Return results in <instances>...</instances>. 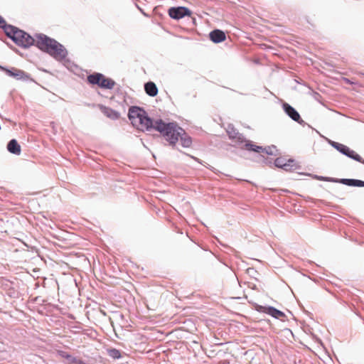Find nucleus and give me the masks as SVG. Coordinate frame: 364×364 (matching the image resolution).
Instances as JSON below:
<instances>
[{
  "label": "nucleus",
  "instance_id": "nucleus-19",
  "mask_svg": "<svg viewBox=\"0 0 364 364\" xmlns=\"http://www.w3.org/2000/svg\"><path fill=\"white\" fill-rule=\"evenodd\" d=\"M291 119L298 122L299 124L304 126L306 124L305 122L301 118V115H289Z\"/></svg>",
  "mask_w": 364,
  "mask_h": 364
},
{
  "label": "nucleus",
  "instance_id": "nucleus-21",
  "mask_svg": "<svg viewBox=\"0 0 364 364\" xmlns=\"http://www.w3.org/2000/svg\"><path fill=\"white\" fill-rule=\"evenodd\" d=\"M58 354L60 357L63 358H65L66 360H68V358H69V356L70 355V354H68V353L65 352V351H59L58 352Z\"/></svg>",
  "mask_w": 364,
  "mask_h": 364
},
{
  "label": "nucleus",
  "instance_id": "nucleus-23",
  "mask_svg": "<svg viewBox=\"0 0 364 364\" xmlns=\"http://www.w3.org/2000/svg\"><path fill=\"white\" fill-rule=\"evenodd\" d=\"M119 115H117V114H114V115H107V117H109V118H111L113 120L117 119L119 118Z\"/></svg>",
  "mask_w": 364,
  "mask_h": 364
},
{
  "label": "nucleus",
  "instance_id": "nucleus-8",
  "mask_svg": "<svg viewBox=\"0 0 364 364\" xmlns=\"http://www.w3.org/2000/svg\"><path fill=\"white\" fill-rule=\"evenodd\" d=\"M276 148L274 146L263 148L262 146L253 144L252 143V141L246 142V144H245V149H246V150L252 151L257 152V153L265 152L268 155H273L274 150Z\"/></svg>",
  "mask_w": 364,
  "mask_h": 364
},
{
  "label": "nucleus",
  "instance_id": "nucleus-10",
  "mask_svg": "<svg viewBox=\"0 0 364 364\" xmlns=\"http://www.w3.org/2000/svg\"><path fill=\"white\" fill-rule=\"evenodd\" d=\"M328 181H336L348 186L364 187V181L353 178H341L339 180L326 179Z\"/></svg>",
  "mask_w": 364,
  "mask_h": 364
},
{
  "label": "nucleus",
  "instance_id": "nucleus-4",
  "mask_svg": "<svg viewBox=\"0 0 364 364\" xmlns=\"http://www.w3.org/2000/svg\"><path fill=\"white\" fill-rule=\"evenodd\" d=\"M129 120L139 130L150 131L155 130V120H153L149 115H127Z\"/></svg>",
  "mask_w": 364,
  "mask_h": 364
},
{
  "label": "nucleus",
  "instance_id": "nucleus-22",
  "mask_svg": "<svg viewBox=\"0 0 364 364\" xmlns=\"http://www.w3.org/2000/svg\"><path fill=\"white\" fill-rule=\"evenodd\" d=\"M9 25L6 24V21L4 19L0 16V28H4L5 30V27L8 26Z\"/></svg>",
  "mask_w": 364,
  "mask_h": 364
},
{
  "label": "nucleus",
  "instance_id": "nucleus-17",
  "mask_svg": "<svg viewBox=\"0 0 364 364\" xmlns=\"http://www.w3.org/2000/svg\"><path fill=\"white\" fill-rule=\"evenodd\" d=\"M107 354L109 357L112 358L116 360L122 358V354L120 350L116 349V348H109L107 349Z\"/></svg>",
  "mask_w": 364,
  "mask_h": 364
},
{
  "label": "nucleus",
  "instance_id": "nucleus-9",
  "mask_svg": "<svg viewBox=\"0 0 364 364\" xmlns=\"http://www.w3.org/2000/svg\"><path fill=\"white\" fill-rule=\"evenodd\" d=\"M169 16L174 19H180L183 17L191 15V11L186 7H172L168 10Z\"/></svg>",
  "mask_w": 364,
  "mask_h": 364
},
{
  "label": "nucleus",
  "instance_id": "nucleus-12",
  "mask_svg": "<svg viewBox=\"0 0 364 364\" xmlns=\"http://www.w3.org/2000/svg\"><path fill=\"white\" fill-rule=\"evenodd\" d=\"M0 68L4 70L8 75L15 77L18 80L24 79L27 77L26 73L21 70L12 68L11 70L0 66Z\"/></svg>",
  "mask_w": 364,
  "mask_h": 364
},
{
  "label": "nucleus",
  "instance_id": "nucleus-1",
  "mask_svg": "<svg viewBox=\"0 0 364 364\" xmlns=\"http://www.w3.org/2000/svg\"><path fill=\"white\" fill-rule=\"evenodd\" d=\"M155 130L159 132L161 136L171 146H175L180 139L183 147L188 148L192 144L191 137L175 122H164L162 119L155 120Z\"/></svg>",
  "mask_w": 364,
  "mask_h": 364
},
{
  "label": "nucleus",
  "instance_id": "nucleus-14",
  "mask_svg": "<svg viewBox=\"0 0 364 364\" xmlns=\"http://www.w3.org/2000/svg\"><path fill=\"white\" fill-rule=\"evenodd\" d=\"M294 162V160H288L286 162V159L279 157L277 158L274 161V165L278 168H282L285 171H291L293 170V165L291 164Z\"/></svg>",
  "mask_w": 364,
  "mask_h": 364
},
{
  "label": "nucleus",
  "instance_id": "nucleus-5",
  "mask_svg": "<svg viewBox=\"0 0 364 364\" xmlns=\"http://www.w3.org/2000/svg\"><path fill=\"white\" fill-rule=\"evenodd\" d=\"M327 141L332 147L336 149L341 154L364 164V160L362 159V157L355 151L350 149L348 146L328 139H327Z\"/></svg>",
  "mask_w": 364,
  "mask_h": 364
},
{
  "label": "nucleus",
  "instance_id": "nucleus-25",
  "mask_svg": "<svg viewBox=\"0 0 364 364\" xmlns=\"http://www.w3.org/2000/svg\"><path fill=\"white\" fill-rule=\"evenodd\" d=\"M210 169L211 171H214V168H213V167H210Z\"/></svg>",
  "mask_w": 364,
  "mask_h": 364
},
{
  "label": "nucleus",
  "instance_id": "nucleus-3",
  "mask_svg": "<svg viewBox=\"0 0 364 364\" xmlns=\"http://www.w3.org/2000/svg\"><path fill=\"white\" fill-rule=\"evenodd\" d=\"M5 33L20 46L27 48L35 44L36 38H33L27 33L14 26H6Z\"/></svg>",
  "mask_w": 364,
  "mask_h": 364
},
{
  "label": "nucleus",
  "instance_id": "nucleus-18",
  "mask_svg": "<svg viewBox=\"0 0 364 364\" xmlns=\"http://www.w3.org/2000/svg\"><path fill=\"white\" fill-rule=\"evenodd\" d=\"M283 107L287 114H299L292 107H291L287 103H284Z\"/></svg>",
  "mask_w": 364,
  "mask_h": 364
},
{
  "label": "nucleus",
  "instance_id": "nucleus-24",
  "mask_svg": "<svg viewBox=\"0 0 364 364\" xmlns=\"http://www.w3.org/2000/svg\"><path fill=\"white\" fill-rule=\"evenodd\" d=\"M344 81L347 83H350V81L347 78H344Z\"/></svg>",
  "mask_w": 364,
  "mask_h": 364
},
{
  "label": "nucleus",
  "instance_id": "nucleus-7",
  "mask_svg": "<svg viewBox=\"0 0 364 364\" xmlns=\"http://www.w3.org/2000/svg\"><path fill=\"white\" fill-rule=\"evenodd\" d=\"M226 132L229 138L235 143V146L241 149H245V144L246 142H251V141L246 140L245 136L238 132V131L231 124H228L226 127Z\"/></svg>",
  "mask_w": 364,
  "mask_h": 364
},
{
  "label": "nucleus",
  "instance_id": "nucleus-16",
  "mask_svg": "<svg viewBox=\"0 0 364 364\" xmlns=\"http://www.w3.org/2000/svg\"><path fill=\"white\" fill-rule=\"evenodd\" d=\"M144 90L146 93L151 97H155L158 94V88L153 82H146L144 85Z\"/></svg>",
  "mask_w": 364,
  "mask_h": 364
},
{
  "label": "nucleus",
  "instance_id": "nucleus-13",
  "mask_svg": "<svg viewBox=\"0 0 364 364\" xmlns=\"http://www.w3.org/2000/svg\"><path fill=\"white\" fill-rule=\"evenodd\" d=\"M210 39L215 43H221L225 41V33L219 29H215L211 31L209 34Z\"/></svg>",
  "mask_w": 364,
  "mask_h": 364
},
{
  "label": "nucleus",
  "instance_id": "nucleus-6",
  "mask_svg": "<svg viewBox=\"0 0 364 364\" xmlns=\"http://www.w3.org/2000/svg\"><path fill=\"white\" fill-rule=\"evenodd\" d=\"M87 81L90 84L97 85L99 87L105 89H112L115 85L113 80L106 77L101 73H94L88 75Z\"/></svg>",
  "mask_w": 364,
  "mask_h": 364
},
{
  "label": "nucleus",
  "instance_id": "nucleus-2",
  "mask_svg": "<svg viewBox=\"0 0 364 364\" xmlns=\"http://www.w3.org/2000/svg\"><path fill=\"white\" fill-rule=\"evenodd\" d=\"M35 45L58 60L65 58L68 54L63 46L42 33L36 35Z\"/></svg>",
  "mask_w": 364,
  "mask_h": 364
},
{
  "label": "nucleus",
  "instance_id": "nucleus-15",
  "mask_svg": "<svg viewBox=\"0 0 364 364\" xmlns=\"http://www.w3.org/2000/svg\"><path fill=\"white\" fill-rule=\"evenodd\" d=\"M7 150L15 155L21 154V146L18 144L16 139H11L7 144Z\"/></svg>",
  "mask_w": 364,
  "mask_h": 364
},
{
  "label": "nucleus",
  "instance_id": "nucleus-11",
  "mask_svg": "<svg viewBox=\"0 0 364 364\" xmlns=\"http://www.w3.org/2000/svg\"><path fill=\"white\" fill-rule=\"evenodd\" d=\"M260 311L263 313H265L268 315H270L274 318H279L281 317H284L285 314L280 310L277 309L273 306H260Z\"/></svg>",
  "mask_w": 364,
  "mask_h": 364
},
{
  "label": "nucleus",
  "instance_id": "nucleus-20",
  "mask_svg": "<svg viewBox=\"0 0 364 364\" xmlns=\"http://www.w3.org/2000/svg\"><path fill=\"white\" fill-rule=\"evenodd\" d=\"M141 111H142V109L140 107L132 106L129 108L128 114H137Z\"/></svg>",
  "mask_w": 364,
  "mask_h": 364
}]
</instances>
